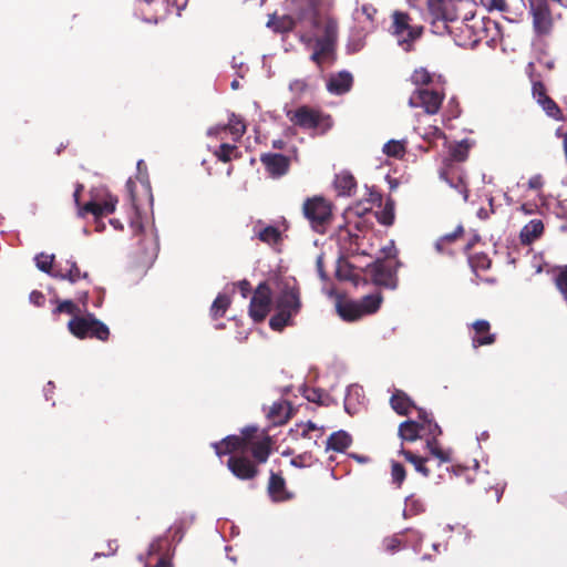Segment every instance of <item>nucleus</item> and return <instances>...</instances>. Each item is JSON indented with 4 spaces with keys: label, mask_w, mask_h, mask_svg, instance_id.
<instances>
[{
    "label": "nucleus",
    "mask_w": 567,
    "mask_h": 567,
    "mask_svg": "<svg viewBox=\"0 0 567 567\" xmlns=\"http://www.w3.org/2000/svg\"><path fill=\"white\" fill-rule=\"evenodd\" d=\"M463 231V228L462 227H458L456 231H454L453 234H449V235H445L441 240L442 241H453L458 233H462Z\"/></svg>",
    "instance_id": "53"
},
{
    "label": "nucleus",
    "mask_w": 567,
    "mask_h": 567,
    "mask_svg": "<svg viewBox=\"0 0 567 567\" xmlns=\"http://www.w3.org/2000/svg\"><path fill=\"white\" fill-rule=\"evenodd\" d=\"M363 316L374 313L381 306L382 296L381 293H372L363 297L358 301Z\"/></svg>",
    "instance_id": "27"
},
{
    "label": "nucleus",
    "mask_w": 567,
    "mask_h": 567,
    "mask_svg": "<svg viewBox=\"0 0 567 567\" xmlns=\"http://www.w3.org/2000/svg\"><path fill=\"white\" fill-rule=\"evenodd\" d=\"M452 156L454 159L456 161H464L467 156V151L465 147L458 145L457 147H455L452 152Z\"/></svg>",
    "instance_id": "50"
},
{
    "label": "nucleus",
    "mask_w": 567,
    "mask_h": 567,
    "mask_svg": "<svg viewBox=\"0 0 567 567\" xmlns=\"http://www.w3.org/2000/svg\"><path fill=\"white\" fill-rule=\"evenodd\" d=\"M117 199L111 195H109L102 203L99 202H89L83 207L85 213H91L94 216H103L112 214L115 210Z\"/></svg>",
    "instance_id": "18"
},
{
    "label": "nucleus",
    "mask_w": 567,
    "mask_h": 567,
    "mask_svg": "<svg viewBox=\"0 0 567 567\" xmlns=\"http://www.w3.org/2000/svg\"><path fill=\"white\" fill-rule=\"evenodd\" d=\"M154 567H171V565L166 559L161 558Z\"/></svg>",
    "instance_id": "59"
},
{
    "label": "nucleus",
    "mask_w": 567,
    "mask_h": 567,
    "mask_svg": "<svg viewBox=\"0 0 567 567\" xmlns=\"http://www.w3.org/2000/svg\"><path fill=\"white\" fill-rule=\"evenodd\" d=\"M227 132L230 134V138L233 142H238L246 133V125L243 118L235 114H231L226 125L213 126L208 130L207 134L209 136L224 141V134H226Z\"/></svg>",
    "instance_id": "12"
},
{
    "label": "nucleus",
    "mask_w": 567,
    "mask_h": 567,
    "mask_svg": "<svg viewBox=\"0 0 567 567\" xmlns=\"http://www.w3.org/2000/svg\"><path fill=\"white\" fill-rule=\"evenodd\" d=\"M260 161L272 177L282 176L288 172L289 159L281 154H266Z\"/></svg>",
    "instance_id": "14"
},
{
    "label": "nucleus",
    "mask_w": 567,
    "mask_h": 567,
    "mask_svg": "<svg viewBox=\"0 0 567 567\" xmlns=\"http://www.w3.org/2000/svg\"><path fill=\"white\" fill-rule=\"evenodd\" d=\"M533 28L538 37L547 35L553 29V18L547 0H529Z\"/></svg>",
    "instance_id": "9"
},
{
    "label": "nucleus",
    "mask_w": 567,
    "mask_h": 567,
    "mask_svg": "<svg viewBox=\"0 0 567 567\" xmlns=\"http://www.w3.org/2000/svg\"><path fill=\"white\" fill-rule=\"evenodd\" d=\"M338 315L346 321H355L363 317L358 301L350 299H339L336 302Z\"/></svg>",
    "instance_id": "16"
},
{
    "label": "nucleus",
    "mask_w": 567,
    "mask_h": 567,
    "mask_svg": "<svg viewBox=\"0 0 567 567\" xmlns=\"http://www.w3.org/2000/svg\"><path fill=\"white\" fill-rule=\"evenodd\" d=\"M383 153L388 156L402 158L406 153L405 140H391L383 146Z\"/></svg>",
    "instance_id": "29"
},
{
    "label": "nucleus",
    "mask_w": 567,
    "mask_h": 567,
    "mask_svg": "<svg viewBox=\"0 0 567 567\" xmlns=\"http://www.w3.org/2000/svg\"><path fill=\"white\" fill-rule=\"evenodd\" d=\"M238 85H239V84H238V81H234V82L231 83V87H233V89H237V87H238Z\"/></svg>",
    "instance_id": "63"
},
{
    "label": "nucleus",
    "mask_w": 567,
    "mask_h": 567,
    "mask_svg": "<svg viewBox=\"0 0 567 567\" xmlns=\"http://www.w3.org/2000/svg\"><path fill=\"white\" fill-rule=\"evenodd\" d=\"M286 115L293 125L303 130H312L320 134H324L332 126L330 115L307 105L289 110Z\"/></svg>",
    "instance_id": "4"
},
{
    "label": "nucleus",
    "mask_w": 567,
    "mask_h": 567,
    "mask_svg": "<svg viewBox=\"0 0 567 567\" xmlns=\"http://www.w3.org/2000/svg\"><path fill=\"white\" fill-rule=\"evenodd\" d=\"M317 265H318V269H319V274L322 278H324V274L322 271V261H321V258H318V261H317Z\"/></svg>",
    "instance_id": "60"
},
{
    "label": "nucleus",
    "mask_w": 567,
    "mask_h": 567,
    "mask_svg": "<svg viewBox=\"0 0 567 567\" xmlns=\"http://www.w3.org/2000/svg\"><path fill=\"white\" fill-rule=\"evenodd\" d=\"M526 73L528 74V76L532 79V81H535L534 80V73H535V64L534 62H529L526 66Z\"/></svg>",
    "instance_id": "56"
},
{
    "label": "nucleus",
    "mask_w": 567,
    "mask_h": 567,
    "mask_svg": "<svg viewBox=\"0 0 567 567\" xmlns=\"http://www.w3.org/2000/svg\"><path fill=\"white\" fill-rule=\"evenodd\" d=\"M307 87L308 84L305 80H295L290 83V90L298 95L302 94Z\"/></svg>",
    "instance_id": "48"
},
{
    "label": "nucleus",
    "mask_w": 567,
    "mask_h": 567,
    "mask_svg": "<svg viewBox=\"0 0 567 567\" xmlns=\"http://www.w3.org/2000/svg\"><path fill=\"white\" fill-rule=\"evenodd\" d=\"M281 144H282L281 141L274 142V146L277 147V148H281Z\"/></svg>",
    "instance_id": "62"
},
{
    "label": "nucleus",
    "mask_w": 567,
    "mask_h": 567,
    "mask_svg": "<svg viewBox=\"0 0 567 567\" xmlns=\"http://www.w3.org/2000/svg\"><path fill=\"white\" fill-rule=\"evenodd\" d=\"M303 214L311 227L323 234L332 221V205L322 197L309 198L303 203Z\"/></svg>",
    "instance_id": "5"
},
{
    "label": "nucleus",
    "mask_w": 567,
    "mask_h": 567,
    "mask_svg": "<svg viewBox=\"0 0 567 567\" xmlns=\"http://www.w3.org/2000/svg\"><path fill=\"white\" fill-rule=\"evenodd\" d=\"M83 190V185L78 184L73 194L74 200L76 204H79L80 193Z\"/></svg>",
    "instance_id": "57"
},
{
    "label": "nucleus",
    "mask_w": 567,
    "mask_h": 567,
    "mask_svg": "<svg viewBox=\"0 0 567 567\" xmlns=\"http://www.w3.org/2000/svg\"><path fill=\"white\" fill-rule=\"evenodd\" d=\"M355 186V179L349 172H341L334 178V187L341 196H350Z\"/></svg>",
    "instance_id": "21"
},
{
    "label": "nucleus",
    "mask_w": 567,
    "mask_h": 567,
    "mask_svg": "<svg viewBox=\"0 0 567 567\" xmlns=\"http://www.w3.org/2000/svg\"><path fill=\"white\" fill-rule=\"evenodd\" d=\"M87 276V272L81 271L76 262L72 259L65 260L64 264H56L54 272L52 274V277L69 280L72 284L79 281L80 279H86Z\"/></svg>",
    "instance_id": "13"
},
{
    "label": "nucleus",
    "mask_w": 567,
    "mask_h": 567,
    "mask_svg": "<svg viewBox=\"0 0 567 567\" xmlns=\"http://www.w3.org/2000/svg\"><path fill=\"white\" fill-rule=\"evenodd\" d=\"M321 37H312L305 34L301 37V41L313 52L311 60L318 65L330 63L333 60V50L338 37V22L332 18H324L322 21Z\"/></svg>",
    "instance_id": "3"
},
{
    "label": "nucleus",
    "mask_w": 567,
    "mask_h": 567,
    "mask_svg": "<svg viewBox=\"0 0 567 567\" xmlns=\"http://www.w3.org/2000/svg\"><path fill=\"white\" fill-rule=\"evenodd\" d=\"M411 81L415 85H427L433 81V75L425 68H419L412 73Z\"/></svg>",
    "instance_id": "39"
},
{
    "label": "nucleus",
    "mask_w": 567,
    "mask_h": 567,
    "mask_svg": "<svg viewBox=\"0 0 567 567\" xmlns=\"http://www.w3.org/2000/svg\"><path fill=\"white\" fill-rule=\"evenodd\" d=\"M351 442V436L346 431H337L328 437L327 450L343 452L350 446Z\"/></svg>",
    "instance_id": "24"
},
{
    "label": "nucleus",
    "mask_w": 567,
    "mask_h": 567,
    "mask_svg": "<svg viewBox=\"0 0 567 567\" xmlns=\"http://www.w3.org/2000/svg\"><path fill=\"white\" fill-rule=\"evenodd\" d=\"M556 281L558 289L567 298V268L558 275Z\"/></svg>",
    "instance_id": "46"
},
{
    "label": "nucleus",
    "mask_w": 567,
    "mask_h": 567,
    "mask_svg": "<svg viewBox=\"0 0 567 567\" xmlns=\"http://www.w3.org/2000/svg\"><path fill=\"white\" fill-rule=\"evenodd\" d=\"M472 328L474 336L472 337V344L476 349L482 346H489L495 342V334L491 333V324L486 320H477L473 322Z\"/></svg>",
    "instance_id": "15"
},
{
    "label": "nucleus",
    "mask_w": 567,
    "mask_h": 567,
    "mask_svg": "<svg viewBox=\"0 0 567 567\" xmlns=\"http://www.w3.org/2000/svg\"><path fill=\"white\" fill-rule=\"evenodd\" d=\"M543 111L551 118L556 121H563L564 115L557 103L549 96L539 104Z\"/></svg>",
    "instance_id": "35"
},
{
    "label": "nucleus",
    "mask_w": 567,
    "mask_h": 567,
    "mask_svg": "<svg viewBox=\"0 0 567 567\" xmlns=\"http://www.w3.org/2000/svg\"><path fill=\"white\" fill-rule=\"evenodd\" d=\"M377 14V9L371 4H363L360 9H358L354 13L355 20L359 22H368L370 27H373L374 17Z\"/></svg>",
    "instance_id": "34"
},
{
    "label": "nucleus",
    "mask_w": 567,
    "mask_h": 567,
    "mask_svg": "<svg viewBox=\"0 0 567 567\" xmlns=\"http://www.w3.org/2000/svg\"><path fill=\"white\" fill-rule=\"evenodd\" d=\"M112 224H113V225H114V227H116V228H117V227H120V225H118V223H117V221L112 220Z\"/></svg>",
    "instance_id": "64"
},
{
    "label": "nucleus",
    "mask_w": 567,
    "mask_h": 567,
    "mask_svg": "<svg viewBox=\"0 0 567 567\" xmlns=\"http://www.w3.org/2000/svg\"><path fill=\"white\" fill-rule=\"evenodd\" d=\"M372 275L375 284L388 287L393 286L392 272L383 264H375L372 268Z\"/></svg>",
    "instance_id": "26"
},
{
    "label": "nucleus",
    "mask_w": 567,
    "mask_h": 567,
    "mask_svg": "<svg viewBox=\"0 0 567 567\" xmlns=\"http://www.w3.org/2000/svg\"><path fill=\"white\" fill-rule=\"evenodd\" d=\"M30 301L35 306H42L44 303L45 297L40 291H32L29 296Z\"/></svg>",
    "instance_id": "49"
},
{
    "label": "nucleus",
    "mask_w": 567,
    "mask_h": 567,
    "mask_svg": "<svg viewBox=\"0 0 567 567\" xmlns=\"http://www.w3.org/2000/svg\"><path fill=\"white\" fill-rule=\"evenodd\" d=\"M358 392H359V388H357V386H351V388L349 389V391H348V395H347V398H346V408H347V409H348V406H349V400H350V398L352 396V394H353V393H354V394H358Z\"/></svg>",
    "instance_id": "54"
},
{
    "label": "nucleus",
    "mask_w": 567,
    "mask_h": 567,
    "mask_svg": "<svg viewBox=\"0 0 567 567\" xmlns=\"http://www.w3.org/2000/svg\"><path fill=\"white\" fill-rule=\"evenodd\" d=\"M238 287H239V289H240V292H241L243 297H244V298H246V297H247V295H248V292H249V290H250L249 282H248V281H246V280L240 281V282L238 284Z\"/></svg>",
    "instance_id": "52"
},
{
    "label": "nucleus",
    "mask_w": 567,
    "mask_h": 567,
    "mask_svg": "<svg viewBox=\"0 0 567 567\" xmlns=\"http://www.w3.org/2000/svg\"><path fill=\"white\" fill-rule=\"evenodd\" d=\"M230 305V299L226 295H218L214 300L210 311L214 318L224 316Z\"/></svg>",
    "instance_id": "37"
},
{
    "label": "nucleus",
    "mask_w": 567,
    "mask_h": 567,
    "mask_svg": "<svg viewBox=\"0 0 567 567\" xmlns=\"http://www.w3.org/2000/svg\"><path fill=\"white\" fill-rule=\"evenodd\" d=\"M427 9L434 32L436 33L447 31V22L458 19L457 0H427Z\"/></svg>",
    "instance_id": "6"
},
{
    "label": "nucleus",
    "mask_w": 567,
    "mask_h": 567,
    "mask_svg": "<svg viewBox=\"0 0 567 567\" xmlns=\"http://www.w3.org/2000/svg\"><path fill=\"white\" fill-rule=\"evenodd\" d=\"M312 430H316V424H313L312 422H308L306 424V429L303 430L302 434L306 435L308 431H312Z\"/></svg>",
    "instance_id": "58"
},
{
    "label": "nucleus",
    "mask_w": 567,
    "mask_h": 567,
    "mask_svg": "<svg viewBox=\"0 0 567 567\" xmlns=\"http://www.w3.org/2000/svg\"><path fill=\"white\" fill-rule=\"evenodd\" d=\"M79 308L78 306L71 301V300H64V301H61L59 302L56 309L54 310L55 313H68V315H72V316H76V313L79 312Z\"/></svg>",
    "instance_id": "42"
},
{
    "label": "nucleus",
    "mask_w": 567,
    "mask_h": 567,
    "mask_svg": "<svg viewBox=\"0 0 567 567\" xmlns=\"http://www.w3.org/2000/svg\"><path fill=\"white\" fill-rule=\"evenodd\" d=\"M261 241L267 244H276L280 239V233L277 228L268 226L258 233Z\"/></svg>",
    "instance_id": "40"
},
{
    "label": "nucleus",
    "mask_w": 567,
    "mask_h": 567,
    "mask_svg": "<svg viewBox=\"0 0 567 567\" xmlns=\"http://www.w3.org/2000/svg\"><path fill=\"white\" fill-rule=\"evenodd\" d=\"M441 177L454 189H456L462 196L464 200H467V187L462 177H457L456 179L450 178L445 172L441 173Z\"/></svg>",
    "instance_id": "38"
},
{
    "label": "nucleus",
    "mask_w": 567,
    "mask_h": 567,
    "mask_svg": "<svg viewBox=\"0 0 567 567\" xmlns=\"http://www.w3.org/2000/svg\"><path fill=\"white\" fill-rule=\"evenodd\" d=\"M532 93L538 104L548 97L547 90L540 81H533Z\"/></svg>",
    "instance_id": "41"
},
{
    "label": "nucleus",
    "mask_w": 567,
    "mask_h": 567,
    "mask_svg": "<svg viewBox=\"0 0 567 567\" xmlns=\"http://www.w3.org/2000/svg\"><path fill=\"white\" fill-rule=\"evenodd\" d=\"M218 455L233 453L227 462L230 472L240 480H251L258 474L257 464L265 463L270 454L271 439L257 430H246L243 436H229L214 444Z\"/></svg>",
    "instance_id": "1"
},
{
    "label": "nucleus",
    "mask_w": 567,
    "mask_h": 567,
    "mask_svg": "<svg viewBox=\"0 0 567 567\" xmlns=\"http://www.w3.org/2000/svg\"><path fill=\"white\" fill-rule=\"evenodd\" d=\"M424 140L432 142L439 138H445L444 133L437 126H429L422 133Z\"/></svg>",
    "instance_id": "43"
},
{
    "label": "nucleus",
    "mask_w": 567,
    "mask_h": 567,
    "mask_svg": "<svg viewBox=\"0 0 567 567\" xmlns=\"http://www.w3.org/2000/svg\"><path fill=\"white\" fill-rule=\"evenodd\" d=\"M390 402L392 409L401 415L409 414L413 405L411 399L404 392L399 390L393 393Z\"/></svg>",
    "instance_id": "25"
},
{
    "label": "nucleus",
    "mask_w": 567,
    "mask_h": 567,
    "mask_svg": "<svg viewBox=\"0 0 567 567\" xmlns=\"http://www.w3.org/2000/svg\"><path fill=\"white\" fill-rule=\"evenodd\" d=\"M536 60L548 70H553L555 68V60L549 58L545 49L538 51Z\"/></svg>",
    "instance_id": "45"
},
{
    "label": "nucleus",
    "mask_w": 567,
    "mask_h": 567,
    "mask_svg": "<svg viewBox=\"0 0 567 567\" xmlns=\"http://www.w3.org/2000/svg\"><path fill=\"white\" fill-rule=\"evenodd\" d=\"M68 328L74 337L80 339L91 337L104 341L110 334L109 328L92 315L73 317L69 321Z\"/></svg>",
    "instance_id": "7"
},
{
    "label": "nucleus",
    "mask_w": 567,
    "mask_h": 567,
    "mask_svg": "<svg viewBox=\"0 0 567 567\" xmlns=\"http://www.w3.org/2000/svg\"><path fill=\"white\" fill-rule=\"evenodd\" d=\"M214 155L224 163H228L239 156L238 148L235 144L223 142L215 151Z\"/></svg>",
    "instance_id": "28"
},
{
    "label": "nucleus",
    "mask_w": 567,
    "mask_h": 567,
    "mask_svg": "<svg viewBox=\"0 0 567 567\" xmlns=\"http://www.w3.org/2000/svg\"><path fill=\"white\" fill-rule=\"evenodd\" d=\"M421 432L424 434L425 441L427 439H437L441 435V427L430 417V415L422 411L419 415Z\"/></svg>",
    "instance_id": "23"
},
{
    "label": "nucleus",
    "mask_w": 567,
    "mask_h": 567,
    "mask_svg": "<svg viewBox=\"0 0 567 567\" xmlns=\"http://www.w3.org/2000/svg\"><path fill=\"white\" fill-rule=\"evenodd\" d=\"M489 6L493 9L504 11L506 8V1L505 0H491Z\"/></svg>",
    "instance_id": "51"
},
{
    "label": "nucleus",
    "mask_w": 567,
    "mask_h": 567,
    "mask_svg": "<svg viewBox=\"0 0 567 567\" xmlns=\"http://www.w3.org/2000/svg\"><path fill=\"white\" fill-rule=\"evenodd\" d=\"M271 305V290L267 284H260L250 301L249 315L254 319V321H262L269 310Z\"/></svg>",
    "instance_id": "11"
},
{
    "label": "nucleus",
    "mask_w": 567,
    "mask_h": 567,
    "mask_svg": "<svg viewBox=\"0 0 567 567\" xmlns=\"http://www.w3.org/2000/svg\"><path fill=\"white\" fill-rule=\"evenodd\" d=\"M424 509H425V504L421 498L412 495L405 499L404 514L406 516L419 515V514L423 513Z\"/></svg>",
    "instance_id": "33"
},
{
    "label": "nucleus",
    "mask_w": 567,
    "mask_h": 567,
    "mask_svg": "<svg viewBox=\"0 0 567 567\" xmlns=\"http://www.w3.org/2000/svg\"><path fill=\"white\" fill-rule=\"evenodd\" d=\"M544 231V224L540 219H533L520 230V241L530 244L536 240Z\"/></svg>",
    "instance_id": "22"
},
{
    "label": "nucleus",
    "mask_w": 567,
    "mask_h": 567,
    "mask_svg": "<svg viewBox=\"0 0 567 567\" xmlns=\"http://www.w3.org/2000/svg\"><path fill=\"white\" fill-rule=\"evenodd\" d=\"M426 449L430 451V453L440 460L441 463H447L451 461V452L442 450L439 446L437 439L426 440Z\"/></svg>",
    "instance_id": "32"
},
{
    "label": "nucleus",
    "mask_w": 567,
    "mask_h": 567,
    "mask_svg": "<svg viewBox=\"0 0 567 567\" xmlns=\"http://www.w3.org/2000/svg\"><path fill=\"white\" fill-rule=\"evenodd\" d=\"M400 439L406 442H414L419 439H424L421 432L420 421H404L399 426L398 432Z\"/></svg>",
    "instance_id": "20"
},
{
    "label": "nucleus",
    "mask_w": 567,
    "mask_h": 567,
    "mask_svg": "<svg viewBox=\"0 0 567 567\" xmlns=\"http://www.w3.org/2000/svg\"><path fill=\"white\" fill-rule=\"evenodd\" d=\"M444 100V94L429 89H419L409 99L411 107H423L427 114H436Z\"/></svg>",
    "instance_id": "10"
},
{
    "label": "nucleus",
    "mask_w": 567,
    "mask_h": 567,
    "mask_svg": "<svg viewBox=\"0 0 567 567\" xmlns=\"http://www.w3.org/2000/svg\"><path fill=\"white\" fill-rule=\"evenodd\" d=\"M391 474H392L393 481L400 486L405 478L404 467L400 463L393 462Z\"/></svg>",
    "instance_id": "44"
},
{
    "label": "nucleus",
    "mask_w": 567,
    "mask_h": 567,
    "mask_svg": "<svg viewBox=\"0 0 567 567\" xmlns=\"http://www.w3.org/2000/svg\"><path fill=\"white\" fill-rule=\"evenodd\" d=\"M176 6H185L187 0H174Z\"/></svg>",
    "instance_id": "61"
},
{
    "label": "nucleus",
    "mask_w": 567,
    "mask_h": 567,
    "mask_svg": "<svg viewBox=\"0 0 567 567\" xmlns=\"http://www.w3.org/2000/svg\"><path fill=\"white\" fill-rule=\"evenodd\" d=\"M422 28L411 25L408 13L395 11L392 14L391 33L398 40L400 45H404V50H410L411 43L420 38Z\"/></svg>",
    "instance_id": "8"
},
{
    "label": "nucleus",
    "mask_w": 567,
    "mask_h": 567,
    "mask_svg": "<svg viewBox=\"0 0 567 567\" xmlns=\"http://www.w3.org/2000/svg\"><path fill=\"white\" fill-rule=\"evenodd\" d=\"M544 186V178L540 174L534 175L528 181V188L539 190Z\"/></svg>",
    "instance_id": "47"
},
{
    "label": "nucleus",
    "mask_w": 567,
    "mask_h": 567,
    "mask_svg": "<svg viewBox=\"0 0 567 567\" xmlns=\"http://www.w3.org/2000/svg\"><path fill=\"white\" fill-rule=\"evenodd\" d=\"M399 544L398 539L392 538L386 542V547L389 550H395L399 547Z\"/></svg>",
    "instance_id": "55"
},
{
    "label": "nucleus",
    "mask_w": 567,
    "mask_h": 567,
    "mask_svg": "<svg viewBox=\"0 0 567 567\" xmlns=\"http://www.w3.org/2000/svg\"><path fill=\"white\" fill-rule=\"evenodd\" d=\"M291 406L287 401L274 402L268 411V419L275 425L282 424L290 417Z\"/></svg>",
    "instance_id": "19"
},
{
    "label": "nucleus",
    "mask_w": 567,
    "mask_h": 567,
    "mask_svg": "<svg viewBox=\"0 0 567 567\" xmlns=\"http://www.w3.org/2000/svg\"><path fill=\"white\" fill-rule=\"evenodd\" d=\"M399 453L403 455L408 462L412 463L419 473L425 477L430 476V470L425 466L426 458L417 456L403 447Z\"/></svg>",
    "instance_id": "30"
},
{
    "label": "nucleus",
    "mask_w": 567,
    "mask_h": 567,
    "mask_svg": "<svg viewBox=\"0 0 567 567\" xmlns=\"http://www.w3.org/2000/svg\"><path fill=\"white\" fill-rule=\"evenodd\" d=\"M352 82L353 78L349 72H340L329 79L327 87L333 94H343L351 89Z\"/></svg>",
    "instance_id": "17"
},
{
    "label": "nucleus",
    "mask_w": 567,
    "mask_h": 567,
    "mask_svg": "<svg viewBox=\"0 0 567 567\" xmlns=\"http://www.w3.org/2000/svg\"><path fill=\"white\" fill-rule=\"evenodd\" d=\"M54 258V255L41 252L35 256V265L41 271L52 276L55 268V266H53Z\"/></svg>",
    "instance_id": "36"
},
{
    "label": "nucleus",
    "mask_w": 567,
    "mask_h": 567,
    "mask_svg": "<svg viewBox=\"0 0 567 567\" xmlns=\"http://www.w3.org/2000/svg\"><path fill=\"white\" fill-rule=\"evenodd\" d=\"M276 313L270 318L269 326L272 330L281 331L292 324V319L301 309L300 289L296 281H284L279 295L275 301Z\"/></svg>",
    "instance_id": "2"
},
{
    "label": "nucleus",
    "mask_w": 567,
    "mask_h": 567,
    "mask_svg": "<svg viewBox=\"0 0 567 567\" xmlns=\"http://www.w3.org/2000/svg\"><path fill=\"white\" fill-rule=\"evenodd\" d=\"M269 493L275 501H282L285 498V481L277 474H271L269 480Z\"/></svg>",
    "instance_id": "31"
}]
</instances>
